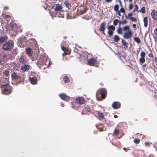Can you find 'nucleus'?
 <instances>
[{
    "instance_id": "obj_1",
    "label": "nucleus",
    "mask_w": 157,
    "mask_h": 157,
    "mask_svg": "<svg viewBox=\"0 0 157 157\" xmlns=\"http://www.w3.org/2000/svg\"><path fill=\"white\" fill-rule=\"evenodd\" d=\"M3 80L6 81V84H2L1 86L2 93L5 95H9L11 94V90L9 84L8 80L7 78H3Z\"/></svg>"
},
{
    "instance_id": "obj_2",
    "label": "nucleus",
    "mask_w": 157,
    "mask_h": 157,
    "mask_svg": "<svg viewBox=\"0 0 157 157\" xmlns=\"http://www.w3.org/2000/svg\"><path fill=\"white\" fill-rule=\"evenodd\" d=\"M7 30L9 31V33L12 36L15 35L18 30V27L17 24L14 23H10L7 24L6 26Z\"/></svg>"
},
{
    "instance_id": "obj_3",
    "label": "nucleus",
    "mask_w": 157,
    "mask_h": 157,
    "mask_svg": "<svg viewBox=\"0 0 157 157\" xmlns=\"http://www.w3.org/2000/svg\"><path fill=\"white\" fill-rule=\"evenodd\" d=\"M124 31H127L124 33L123 37L124 39H129L131 38L133 36L132 32L129 26L127 25L123 27Z\"/></svg>"
},
{
    "instance_id": "obj_4",
    "label": "nucleus",
    "mask_w": 157,
    "mask_h": 157,
    "mask_svg": "<svg viewBox=\"0 0 157 157\" xmlns=\"http://www.w3.org/2000/svg\"><path fill=\"white\" fill-rule=\"evenodd\" d=\"M11 76L13 80H18L21 82H22L24 80L23 78L21 77L15 72L12 73Z\"/></svg>"
},
{
    "instance_id": "obj_5",
    "label": "nucleus",
    "mask_w": 157,
    "mask_h": 157,
    "mask_svg": "<svg viewBox=\"0 0 157 157\" xmlns=\"http://www.w3.org/2000/svg\"><path fill=\"white\" fill-rule=\"evenodd\" d=\"M91 109L90 107V106L87 105L83 109L82 112V114H88L89 115L91 113Z\"/></svg>"
},
{
    "instance_id": "obj_6",
    "label": "nucleus",
    "mask_w": 157,
    "mask_h": 157,
    "mask_svg": "<svg viewBox=\"0 0 157 157\" xmlns=\"http://www.w3.org/2000/svg\"><path fill=\"white\" fill-rule=\"evenodd\" d=\"M99 91L101 94V97L103 99L105 98L107 94L106 89L104 88H101L99 90Z\"/></svg>"
},
{
    "instance_id": "obj_7",
    "label": "nucleus",
    "mask_w": 157,
    "mask_h": 157,
    "mask_svg": "<svg viewBox=\"0 0 157 157\" xmlns=\"http://www.w3.org/2000/svg\"><path fill=\"white\" fill-rule=\"evenodd\" d=\"M75 101L79 105L84 104L85 103V100L82 97H78L75 98Z\"/></svg>"
},
{
    "instance_id": "obj_8",
    "label": "nucleus",
    "mask_w": 157,
    "mask_h": 157,
    "mask_svg": "<svg viewBox=\"0 0 157 157\" xmlns=\"http://www.w3.org/2000/svg\"><path fill=\"white\" fill-rule=\"evenodd\" d=\"M108 34L110 36L113 35V31L115 30V28L113 25H109L108 27Z\"/></svg>"
},
{
    "instance_id": "obj_9",
    "label": "nucleus",
    "mask_w": 157,
    "mask_h": 157,
    "mask_svg": "<svg viewBox=\"0 0 157 157\" xmlns=\"http://www.w3.org/2000/svg\"><path fill=\"white\" fill-rule=\"evenodd\" d=\"M97 62V60L96 59L91 58L87 60V64L92 66L96 64Z\"/></svg>"
},
{
    "instance_id": "obj_10",
    "label": "nucleus",
    "mask_w": 157,
    "mask_h": 157,
    "mask_svg": "<svg viewBox=\"0 0 157 157\" xmlns=\"http://www.w3.org/2000/svg\"><path fill=\"white\" fill-rule=\"evenodd\" d=\"M13 45L12 43L10 42H6L2 46L3 49L5 50H7L11 48Z\"/></svg>"
},
{
    "instance_id": "obj_11",
    "label": "nucleus",
    "mask_w": 157,
    "mask_h": 157,
    "mask_svg": "<svg viewBox=\"0 0 157 157\" xmlns=\"http://www.w3.org/2000/svg\"><path fill=\"white\" fill-rule=\"evenodd\" d=\"M95 113L97 115V117L100 120H103L104 118V116L103 113H101L100 111L96 110L95 111Z\"/></svg>"
},
{
    "instance_id": "obj_12",
    "label": "nucleus",
    "mask_w": 157,
    "mask_h": 157,
    "mask_svg": "<svg viewBox=\"0 0 157 157\" xmlns=\"http://www.w3.org/2000/svg\"><path fill=\"white\" fill-rule=\"evenodd\" d=\"M106 23L105 22H102L100 24L99 30L102 34H105L104 32L105 29Z\"/></svg>"
},
{
    "instance_id": "obj_13",
    "label": "nucleus",
    "mask_w": 157,
    "mask_h": 157,
    "mask_svg": "<svg viewBox=\"0 0 157 157\" xmlns=\"http://www.w3.org/2000/svg\"><path fill=\"white\" fill-rule=\"evenodd\" d=\"M140 61L142 63H144L145 61V57L146 56V53L144 52H142L140 53Z\"/></svg>"
},
{
    "instance_id": "obj_14",
    "label": "nucleus",
    "mask_w": 157,
    "mask_h": 157,
    "mask_svg": "<svg viewBox=\"0 0 157 157\" xmlns=\"http://www.w3.org/2000/svg\"><path fill=\"white\" fill-rule=\"evenodd\" d=\"M47 61L44 57H41L39 59L38 61V64L40 65H43L46 64Z\"/></svg>"
},
{
    "instance_id": "obj_15",
    "label": "nucleus",
    "mask_w": 157,
    "mask_h": 157,
    "mask_svg": "<svg viewBox=\"0 0 157 157\" xmlns=\"http://www.w3.org/2000/svg\"><path fill=\"white\" fill-rule=\"evenodd\" d=\"M71 108L75 109L78 110L80 108V105L75 101V102H71Z\"/></svg>"
},
{
    "instance_id": "obj_16",
    "label": "nucleus",
    "mask_w": 157,
    "mask_h": 157,
    "mask_svg": "<svg viewBox=\"0 0 157 157\" xmlns=\"http://www.w3.org/2000/svg\"><path fill=\"white\" fill-rule=\"evenodd\" d=\"M59 96L61 99L66 101H68L70 99V97L69 96L66 95L64 94H60Z\"/></svg>"
},
{
    "instance_id": "obj_17",
    "label": "nucleus",
    "mask_w": 157,
    "mask_h": 157,
    "mask_svg": "<svg viewBox=\"0 0 157 157\" xmlns=\"http://www.w3.org/2000/svg\"><path fill=\"white\" fill-rule=\"evenodd\" d=\"M62 9V7L61 5L59 4H56V6L55 8V10L56 13H59L61 11Z\"/></svg>"
},
{
    "instance_id": "obj_18",
    "label": "nucleus",
    "mask_w": 157,
    "mask_h": 157,
    "mask_svg": "<svg viewBox=\"0 0 157 157\" xmlns=\"http://www.w3.org/2000/svg\"><path fill=\"white\" fill-rule=\"evenodd\" d=\"M121 106V104L118 102H113L112 104V107L115 109H117L119 108Z\"/></svg>"
},
{
    "instance_id": "obj_19",
    "label": "nucleus",
    "mask_w": 157,
    "mask_h": 157,
    "mask_svg": "<svg viewBox=\"0 0 157 157\" xmlns=\"http://www.w3.org/2000/svg\"><path fill=\"white\" fill-rule=\"evenodd\" d=\"M152 18L154 20L157 21V12L154 10H153L151 13Z\"/></svg>"
},
{
    "instance_id": "obj_20",
    "label": "nucleus",
    "mask_w": 157,
    "mask_h": 157,
    "mask_svg": "<svg viewBox=\"0 0 157 157\" xmlns=\"http://www.w3.org/2000/svg\"><path fill=\"white\" fill-rule=\"evenodd\" d=\"M28 56H31L33 54V50L30 48H28L25 50Z\"/></svg>"
},
{
    "instance_id": "obj_21",
    "label": "nucleus",
    "mask_w": 157,
    "mask_h": 157,
    "mask_svg": "<svg viewBox=\"0 0 157 157\" xmlns=\"http://www.w3.org/2000/svg\"><path fill=\"white\" fill-rule=\"evenodd\" d=\"M29 69V65H25L21 67V70L24 71H26Z\"/></svg>"
},
{
    "instance_id": "obj_22",
    "label": "nucleus",
    "mask_w": 157,
    "mask_h": 157,
    "mask_svg": "<svg viewBox=\"0 0 157 157\" xmlns=\"http://www.w3.org/2000/svg\"><path fill=\"white\" fill-rule=\"evenodd\" d=\"M19 62L22 64L26 63L27 61L25 60L24 56L21 55L19 59Z\"/></svg>"
},
{
    "instance_id": "obj_23",
    "label": "nucleus",
    "mask_w": 157,
    "mask_h": 157,
    "mask_svg": "<svg viewBox=\"0 0 157 157\" xmlns=\"http://www.w3.org/2000/svg\"><path fill=\"white\" fill-rule=\"evenodd\" d=\"M37 78L36 77H33L30 78V82L33 84H35L37 82Z\"/></svg>"
},
{
    "instance_id": "obj_24",
    "label": "nucleus",
    "mask_w": 157,
    "mask_h": 157,
    "mask_svg": "<svg viewBox=\"0 0 157 157\" xmlns=\"http://www.w3.org/2000/svg\"><path fill=\"white\" fill-rule=\"evenodd\" d=\"M62 50L64 51L65 54L68 55L70 54V52L68 49L64 46L61 47Z\"/></svg>"
},
{
    "instance_id": "obj_25",
    "label": "nucleus",
    "mask_w": 157,
    "mask_h": 157,
    "mask_svg": "<svg viewBox=\"0 0 157 157\" xmlns=\"http://www.w3.org/2000/svg\"><path fill=\"white\" fill-rule=\"evenodd\" d=\"M7 40V37L5 36H1L0 37V43H3L5 41Z\"/></svg>"
},
{
    "instance_id": "obj_26",
    "label": "nucleus",
    "mask_w": 157,
    "mask_h": 157,
    "mask_svg": "<svg viewBox=\"0 0 157 157\" xmlns=\"http://www.w3.org/2000/svg\"><path fill=\"white\" fill-rule=\"evenodd\" d=\"M4 18L7 21V23L9 22L11 18V16L10 15H5L3 16Z\"/></svg>"
},
{
    "instance_id": "obj_27",
    "label": "nucleus",
    "mask_w": 157,
    "mask_h": 157,
    "mask_svg": "<svg viewBox=\"0 0 157 157\" xmlns=\"http://www.w3.org/2000/svg\"><path fill=\"white\" fill-rule=\"evenodd\" d=\"M144 26L145 27H147L148 25L147 17H145L144 18Z\"/></svg>"
},
{
    "instance_id": "obj_28",
    "label": "nucleus",
    "mask_w": 157,
    "mask_h": 157,
    "mask_svg": "<svg viewBox=\"0 0 157 157\" xmlns=\"http://www.w3.org/2000/svg\"><path fill=\"white\" fill-rule=\"evenodd\" d=\"M133 13L131 12L129 13L128 14V15H126L125 14V17L126 19H129L130 18L132 17V16H133Z\"/></svg>"
},
{
    "instance_id": "obj_29",
    "label": "nucleus",
    "mask_w": 157,
    "mask_h": 157,
    "mask_svg": "<svg viewBox=\"0 0 157 157\" xmlns=\"http://www.w3.org/2000/svg\"><path fill=\"white\" fill-rule=\"evenodd\" d=\"M63 79L64 82L66 83H67L70 81L69 77L67 76L63 77Z\"/></svg>"
},
{
    "instance_id": "obj_30",
    "label": "nucleus",
    "mask_w": 157,
    "mask_h": 157,
    "mask_svg": "<svg viewBox=\"0 0 157 157\" xmlns=\"http://www.w3.org/2000/svg\"><path fill=\"white\" fill-rule=\"evenodd\" d=\"M114 41L116 42H118L120 40V37L119 36L115 35L114 36Z\"/></svg>"
},
{
    "instance_id": "obj_31",
    "label": "nucleus",
    "mask_w": 157,
    "mask_h": 157,
    "mask_svg": "<svg viewBox=\"0 0 157 157\" xmlns=\"http://www.w3.org/2000/svg\"><path fill=\"white\" fill-rule=\"evenodd\" d=\"M134 40L138 44H139L141 43L140 40L138 37H134Z\"/></svg>"
},
{
    "instance_id": "obj_32",
    "label": "nucleus",
    "mask_w": 157,
    "mask_h": 157,
    "mask_svg": "<svg viewBox=\"0 0 157 157\" xmlns=\"http://www.w3.org/2000/svg\"><path fill=\"white\" fill-rule=\"evenodd\" d=\"M121 43L122 44L124 45V46L126 47H127L128 45V43H126V41L124 40V39H122Z\"/></svg>"
},
{
    "instance_id": "obj_33",
    "label": "nucleus",
    "mask_w": 157,
    "mask_h": 157,
    "mask_svg": "<svg viewBox=\"0 0 157 157\" xmlns=\"http://www.w3.org/2000/svg\"><path fill=\"white\" fill-rule=\"evenodd\" d=\"M119 133V131L118 129H115L113 132V134L114 135H117Z\"/></svg>"
},
{
    "instance_id": "obj_34",
    "label": "nucleus",
    "mask_w": 157,
    "mask_h": 157,
    "mask_svg": "<svg viewBox=\"0 0 157 157\" xmlns=\"http://www.w3.org/2000/svg\"><path fill=\"white\" fill-rule=\"evenodd\" d=\"M122 29L121 27H118L117 29V33L120 34H122Z\"/></svg>"
},
{
    "instance_id": "obj_35",
    "label": "nucleus",
    "mask_w": 157,
    "mask_h": 157,
    "mask_svg": "<svg viewBox=\"0 0 157 157\" xmlns=\"http://www.w3.org/2000/svg\"><path fill=\"white\" fill-rule=\"evenodd\" d=\"M4 58L2 56H0V65H2L3 64Z\"/></svg>"
},
{
    "instance_id": "obj_36",
    "label": "nucleus",
    "mask_w": 157,
    "mask_h": 157,
    "mask_svg": "<svg viewBox=\"0 0 157 157\" xmlns=\"http://www.w3.org/2000/svg\"><path fill=\"white\" fill-rule=\"evenodd\" d=\"M119 22V20L117 19H116L113 21V24L114 25L116 26Z\"/></svg>"
},
{
    "instance_id": "obj_37",
    "label": "nucleus",
    "mask_w": 157,
    "mask_h": 157,
    "mask_svg": "<svg viewBox=\"0 0 157 157\" xmlns=\"http://www.w3.org/2000/svg\"><path fill=\"white\" fill-rule=\"evenodd\" d=\"M152 144L150 142L148 141L144 143L145 145L147 147H149Z\"/></svg>"
},
{
    "instance_id": "obj_38",
    "label": "nucleus",
    "mask_w": 157,
    "mask_h": 157,
    "mask_svg": "<svg viewBox=\"0 0 157 157\" xmlns=\"http://www.w3.org/2000/svg\"><path fill=\"white\" fill-rule=\"evenodd\" d=\"M134 142L135 144H138L140 142V140L139 139L136 138L134 140Z\"/></svg>"
},
{
    "instance_id": "obj_39",
    "label": "nucleus",
    "mask_w": 157,
    "mask_h": 157,
    "mask_svg": "<svg viewBox=\"0 0 157 157\" xmlns=\"http://www.w3.org/2000/svg\"><path fill=\"white\" fill-rule=\"evenodd\" d=\"M119 5L117 4H116L114 6V10L116 11H118L119 9Z\"/></svg>"
},
{
    "instance_id": "obj_40",
    "label": "nucleus",
    "mask_w": 157,
    "mask_h": 157,
    "mask_svg": "<svg viewBox=\"0 0 157 157\" xmlns=\"http://www.w3.org/2000/svg\"><path fill=\"white\" fill-rule=\"evenodd\" d=\"M153 36L154 39V40L155 43H157V35L155 34H154L153 35Z\"/></svg>"
},
{
    "instance_id": "obj_41",
    "label": "nucleus",
    "mask_w": 157,
    "mask_h": 157,
    "mask_svg": "<svg viewBox=\"0 0 157 157\" xmlns=\"http://www.w3.org/2000/svg\"><path fill=\"white\" fill-rule=\"evenodd\" d=\"M129 18V19H130L132 21H133L134 22H136L137 21V19L135 17H130Z\"/></svg>"
},
{
    "instance_id": "obj_42",
    "label": "nucleus",
    "mask_w": 157,
    "mask_h": 157,
    "mask_svg": "<svg viewBox=\"0 0 157 157\" xmlns=\"http://www.w3.org/2000/svg\"><path fill=\"white\" fill-rule=\"evenodd\" d=\"M4 74L6 76H8L9 75V71L7 70H5Z\"/></svg>"
},
{
    "instance_id": "obj_43",
    "label": "nucleus",
    "mask_w": 157,
    "mask_h": 157,
    "mask_svg": "<svg viewBox=\"0 0 157 157\" xmlns=\"http://www.w3.org/2000/svg\"><path fill=\"white\" fill-rule=\"evenodd\" d=\"M141 11L143 13H144L146 12L145 8L144 7H143L141 9Z\"/></svg>"
},
{
    "instance_id": "obj_44",
    "label": "nucleus",
    "mask_w": 157,
    "mask_h": 157,
    "mask_svg": "<svg viewBox=\"0 0 157 157\" xmlns=\"http://www.w3.org/2000/svg\"><path fill=\"white\" fill-rule=\"evenodd\" d=\"M135 8L134 9V10H133V12H135L138 9V7L137 5L136 4L135 5Z\"/></svg>"
},
{
    "instance_id": "obj_45",
    "label": "nucleus",
    "mask_w": 157,
    "mask_h": 157,
    "mask_svg": "<svg viewBox=\"0 0 157 157\" xmlns=\"http://www.w3.org/2000/svg\"><path fill=\"white\" fill-rule=\"evenodd\" d=\"M127 22V21L126 20H124L122 21H119V25H120L121 24H125Z\"/></svg>"
},
{
    "instance_id": "obj_46",
    "label": "nucleus",
    "mask_w": 157,
    "mask_h": 157,
    "mask_svg": "<svg viewBox=\"0 0 157 157\" xmlns=\"http://www.w3.org/2000/svg\"><path fill=\"white\" fill-rule=\"evenodd\" d=\"M64 4L67 7H68L70 5L69 3L68 2H64Z\"/></svg>"
},
{
    "instance_id": "obj_47",
    "label": "nucleus",
    "mask_w": 157,
    "mask_h": 157,
    "mask_svg": "<svg viewBox=\"0 0 157 157\" xmlns=\"http://www.w3.org/2000/svg\"><path fill=\"white\" fill-rule=\"evenodd\" d=\"M129 9H132L133 8V5L132 4H130L129 5Z\"/></svg>"
},
{
    "instance_id": "obj_48",
    "label": "nucleus",
    "mask_w": 157,
    "mask_h": 157,
    "mask_svg": "<svg viewBox=\"0 0 157 157\" xmlns=\"http://www.w3.org/2000/svg\"><path fill=\"white\" fill-rule=\"evenodd\" d=\"M120 11H121V13H124L125 12V10H124V9L123 8H121L120 9Z\"/></svg>"
},
{
    "instance_id": "obj_49",
    "label": "nucleus",
    "mask_w": 157,
    "mask_h": 157,
    "mask_svg": "<svg viewBox=\"0 0 157 157\" xmlns=\"http://www.w3.org/2000/svg\"><path fill=\"white\" fill-rule=\"evenodd\" d=\"M123 149L125 151H127L129 150V148H126L125 147H124L123 148Z\"/></svg>"
},
{
    "instance_id": "obj_50",
    "label": "nucleus",
    "mask_w": 157,
    "mask_h": 157,
    "mask_svg": "<svg viewBox=\"0 0 157 157\" xmlns=\"http://www.w3.org/2000/svg\"><path fill=\"white\" fill-rule=\"evenodd\" d=\"M148 56L150 57H153V55L151 53H150L148 55Z\"/></svg>"
},
{
    "instance_id": "obj_51",
    "label": "nucleus",
    "mask_w": 157,
    "mask_h": 157,
    "mask_svg": "<svg viewBox=\"0 0 157 157\" xmlns=\"http://www.w3.org/2000/svg\"><path fill=\"white\" fill-rule=\"evenodd\" d=\"M3 78H1V80L2 81V82H3V84H6V81H3Z\"/></svg>"
},
{
    "instance_id": "obj_52",
    "label": "nucleus",
    "mask_w": 157,
    "mask_h": 157,
    "mask_svg": "<svg viewBox=\"0 0 157 157\" xmlns=\"http://www.w3.org/2000/svg\"><path fill=\"white\" fill-rule=\"evenodd\" d=\"M9 9L8 7L7 6H5L4 7V10H8Z\"/></svg>"
},
{
    "instance_id": "obj_53",
    "label": "nucleus",
    "mask_w": 157,
    "mask_h": 157,
    "mask_svg": "<svg viewBox=\"0 0 157 157\" xmlns=\"http://www.w3.org/2000/svg\"><path fill=\"white\" fill-rule=\"evenodd\" d=\"M112 0H105V2H110L112 1Z\"/></svg>"
},
{
    "instance_id": "obj_54",
    "label": "nucleus",
    "mask_w": 157,
    "mask_h": 157,
    "mask_svg": "<svg viewBox=\"0 0 157 157\" xmlns=\"http://www.w3.org/2000/svg\"><path fill=\"white\" fill-rule=\"evenodd\" d=\"M133 27L134 28H136V24H134L133 25Z\"/></svg>"
},
{
    "instance_id": "obj_55",
    "label": "nucleus",
    "mask_w": 157,
    "mask_h": 157,
    "mask_svg": "<svg viewBox=\"0 0 157 157\" xmlns=\"http://www.w3.org/2000/svg\"><path fill=\"white\" fill-rule=\"evenodd\" d=\"M114 117L115 118H117L118 117V116L117 115H114Z\"/></svg>"
},
{
    "instance_id": "obj_56",
    "label": "nucleus",
    "mask_w": 157,
    "mask_h": 157,
    "mask_svg": "<svg viewBox=\"0 0 157 157\" xmlns=\"http://www.w3.org/2000/svg\"><path fill=\"white\" fill-rule=\"evenodd\" d=\"M118 14L119 16H121V14L120 13V11H118Z\"/></svg>"
},
{
    "instance_id": "obj_57",
    "label": "nucleus",
    "mask_w": 157,
    "mask_h": 157,
    "mask_svg": "<svg viewBox=\"0 0 157 157\" xmlns=\"http://www.w3.org/2000/svg\"><path fill=\"white\" fill-rule=\"evenodd\" d=\"M155 30L156 31V33H155L157 35V28H156L155 29Z\"/></svg>"
},
{
    "instance_id": "obj_58",
    "label": "nucleus",
    "mask_w": 157,
    "mask_h": 157,
    "mask_svg": "<svg viewBox=\"0 0 157 157\" xmlns=\"http://www.w3.org/2000/svg\"><path fill=\"white\" fill-rule=\"evenodd\" d=\"M61 103H62V105H61V106L62 107H64V105L63 103L62 102H61Z\"/></svg>"
},
{
    "instance_id": "obj_59",
    "label": "nucleus",
    "mask_w": 157,
    "mask_h": 157,
    "mask_svg": "<svg viewBox=\"0 0 157 157\" xmlns=\"http://www.w3.org/2000/svg\"><path fill=\"white\" fill-rule=\"evenodd\" d=\"M132 0H129V1L130 2H132Z\"/></svg>"
},
{
    "instance_id": "obj_60",
    "label": "nucleus",
    "mask_w": 157,
    "mask_h": 157,
    "mask_svg": "<svg viewBox=\"0 0 157 157\" xmlns=\"http://www.w3.org/2000/svg\"><path fill=\"white\" fill-rule=\"evenodd\" d=\"M156 150L157 151V148H156Z\"/></svg>"
}]
</instances>
